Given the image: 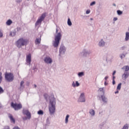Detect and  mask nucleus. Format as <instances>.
Segmentation results:
<instances>
[{
	"label": "nucleus",
	"mask_w": 129,
	"mask_h": 129,
	"mask_svg": "<svg viewBox=\"0 0 129 129\" xmlns=\"http://www.w3.org/2000/svg\"><path fill=\"white\" fill-rule=\"evenodd\" d=\"M100 98L103 103H107L108 102V99L105 97V96L101 95Z\"/></svg>",
	"instance_id": "obj_14"
},
{
	"label": "nucleus",
	"mask_w": 129,
	"mask_h": 129,
	"mask_svg": "<svg viewBox=\"0 0 129 129\" xmlns=\"http://www.w3.org/2000/svg\"><path fill=\"white\" fill-rule=\"evenodd\" d=\"M91 12V11L90 10H87L86 13V14H89Z\"/></svg>",
	"instance_id": "obj_42"
},
{
	"label": "nucleus",
	"mask_w": 129,
	"mask_h": 129,
	"mask_svg": "<svg viewBox=\"0 0 129 129\" xmlns=\"http://www.w3.org/2000/svg\"><path fill=\"white\" fill-rule=\"evenodd\" d=\"M24 81H22L21 82H20V88H21V89H24V87H25V86H24V85H24Z\"/></svg>",
	"instance_id": "obj_22"
},
{
	"label": "nucleus",
	"mask_w": 129,
	"mask_h": 129,
	"mask_svg": "<svg viewBox=\"0 0 129 129\" xmlns=\"http://www.w3.org/2000/svg\"><path fill=\"white\" fill-rule=\"evenodd\" d=\"M56 100L54 97L53 96L49 99V104L48 106V109L49 111L50 115H53L55 112L56 110Z\"/></svg>",
	"instance_id": "obj_2"
},
{
	"label": "nucleus",
	"mask_w": 129,
	"mask_h": 129,
	"mask_svg": "<svg viewBox=\"0 0 129 129\" xmlns=\"http://www.w3.org/2000/svg\"><path fill=\"white\" fill-rule=\"evenodd\" d=\"M105 81H107V80L108 79V76H106L104 78Z\"/></svg>",
	"instance_id": "obj_44"
},
{
	"label": "nucleus",
	"mask_w": 129,
	"mask_h": 129,
	"mask_svg": "<svg viewBox=\"0 0 129 129\" xmlns=\"http://www.w3.org/2000/svg\"><path fill=\"white\" fill-rule=\"evenodd\" d=\"M55 33L57 34V35L54 36V41H53L52 46L54 48H57L60 44L62 35L61 34L60 30L58 29L57 28L56 29Z\"/></svg>",
	"instance_id": "obj_1"
},
{
	"label": "nucleus",
	"mask_w": 129,
	"mask_h": 129,
	"mask_svg": "<svg viewBox=\"0 0 129 129\" xmlns=\"http://www.w3.org/2000/svg\"><path fill=\"white\" fill-rule=\"evenodd\" d=\"M16 35V31L14 30L13 32L10 33L9 36L11 37H14Z\"/></svg>",
	"instance_id": "obj_19"
},
{
	"label": "nucleus",
	"mask_w": 129,
	"mask_h": 129,
	"mask_svg": "<svg viewBox=\"0 0 129 129\" xmlns=\"http://www.w3.org/2000/svg\"><path fill=\"white\" fill-rule=\"evenodd\" d=\"M29 43V40L24 39V38H20L15 42V45L17 48L20 49L22 46H26Z\"/></svg>",
	"instance_id": "obj_3"
},
{
	"label": "nucleus",
	"mask_w": 129,
	"mask_h": 129,
	"mask_svg": "<svg viewBox=\"0 0 129 129\" xmlns=\"http://www.w3.org/2000/svg\"><path fill=\"white\" fill-rule=\"evenodd\" d=\"M101 126H102V125H100V127H101Z\"/></svg>",
	"instance_id": "obj_59"
},
{
	"label": "nucleus",
	"mask_w": 129,
	"mask_h": 129,
	"mask_svg": "<svg viewBox=\"0 0 129 129\" xmlns=\"http://www.w3.org/2000/svg\"><path fill=\"white\" fill-rule=\"evenodd\" d=\"M84 75H85L84 72H79V73L78 74V76L79 77H82V76H84Z\"/></svg>",
	"instance_id": "obj_25"
},
{
	"label": "nucleus",
	"mask_w": 129,
	"mask_h": 129,
	"mask_svg": "<svg viewBox=\"0 0 129 129\" xmlns=\"http://www.w3.org/2000/svg\"><path fill=\"white\" fill-rule=\"evenodd\" d=\"M112 84L115 85V80H112Z\"/></svg>",
	"instance_id": "obj_49"
},
{
	"label": "nucleus",
	"mask_w": 129,
	"mask_h": 129,
	"mask_svg": "<svg viewBox=\"0 0 129 129\" xmlns=\"http://www.w3.org/2000/svg\"><path fill=\"white\" fill-rule=\"evenodd\" d=\"M113 20V21H117V18H114Z\"/></svg>",
	"instance_id": "obj_48"
},
{
	"label": "nucleus",
	"mask_w": 129,
	"mask_h": 129,
	"mask_svg": "<svg viewBox=\"0 0 129 129\" xmlns=\"http://www.w3.org/2000/svg\"><path fill=\"white\" fill-rule=\"evenodd\" d=\"M2 108V105L1 104V103H0V109Z\"/></svg>",
	"instance_id": "obj_55"
},
{
	"label": "nucleus",
	"mask_w": 129,
	"mask_h": 129,
	"mask_svg": "<svg viewBox=\"0 0 129 129\" xmlns=\"http://www.w3.org/2000/svg\"><path fill=\"white\" fill-rule=\"evenodd\" d=\"M118 92H119L118 91H117L115 92V94H118Z\"/></svg>",
	"instance_id": "obj_54"
},
{
	"label": "nucleus",
	"mask_w": 129,
	"mask_h": 129,
	"mask_svg": "<svg viewBox=\"0 0 129 129\" xmlns=\"http://www.w3.org/2000/svg\"><path fill=\"white\" fill-rule=\"evenodd\" d=\"M119 56H120L121 59H123V58H124L125 57V55L124 54H120Z\"/></svg>",
	"instance_id": "obj_31"
},
{
	"label": "nucleus",
	"mask_w": 129,
	"mask_h": 129,
	"mask_svg": "<svg viewBox=\"0 0 129 129\" xmlns=\"http://www.w3.org/2000/svg\"><path fill=\"white\" fill-rule=\"evenodd\" d=\"M128 40H129V32H126L125 40L126 41H128Z\"/></svg>",
	"instance_id": "obj_21"
},
{
	"label": "nucleus",
	"mask_w": 129,
	"mask_h": 129,
	"mask_svg": "<svg viewBox=\"0 0 129 129\" xmlns=\"http://www.w3.org/2000/svg\"><path fill=\"white\" fill-rule=\"evenodd\" d=\"M46 16V13H43L41 15V16L39 17V18L37 20L36 22L35 23V26H37L39 25H41L43 21L44 20L45 17Z\"/></svg>",
	"instance_id": "obj_6"
},
{
	"label": "nucleus",
	"mask_w": 129,
	"mask_h": 129,
	"mask_svg": "<svg viewBox=\"0 0 129 129\" xmlns=\"http://www.w3.org/2000/svg\"><path fill=\"white\" fill-rule=\"evenodd\" d=\"M113 6H114V7H116V4H115V3H113Z\"/></svg>",
	"instance_id": "obj_53"
},
{
	"label": "nucleus",
	"mask_w": 129,
	"mask_h": 129,
	"mask_svg": "<svg viewBox=\"0 0 129 129\" xmlns=\"http://www.w3.org/2000/svg\"><path fill=\"white\" fill-rule=\"evenodd\" d=\"M41 36H40V37H38L36 39L35 41V43L36 45L40 44L41 43Z\"/></svg>",
	"instance_id": "obj_15"
},
{
	"label": "nucleus",
	"mask_w": 129,
	"mask_h": 129,
	"mask_svg": "<svg viewBox=\"0 0 129 129\" xmlns=\"http://www.w3.org/2000/svg\"><path fill=\"white\" fill-rule=\"evenodd\" d=\"M95 5H96V2L95 1H93V2H91V3H90V6H93Z\"/></svg>",
	"instance_id": "obj_38"
},
{
	"label": "nucleus",
	"mask_w": 129,
	"mask_h": 129,
	"mask_svg": "<svg viewBox=\"0 0 129 129\" xmlns=\"http://www.w3.org/2000/svg\"><path fill=\"white\" fill-rule=\"evenodd\" d=\"M11 107H12L15 110H18L23 107L21 103L17 104L14 103V102L11 103Z\"/></svg>",
	"instance_id": "obj_7"
},
{
	"label": "nucleus",
	"mask_w": 129,
	"mask_h": 129,
	"mask_svg": "<svg viewBox=\"0 0 129 129\" xmlns=\"http://www.w3.org/2000/svg\"><path fill=\"white\" fill-rule=\"evenodd\" d=\"M4 36L3 31L2 29H0V38H3Z\"/></svg>",
	"instance_id": "obj_29"
},
{
	"label": "nucleus",
	"mask_w": 129,
	"mask_h": 129,
	"mask_svg": "<svg viewBox=\"0 0 129 129\" xmlns=\"http://www.w3.org/2000/svg\"><path fill=\"white\" fill-rule=\"evenodd\" d=\"M129 76V73L128 72H125L123 75L122 78H124V80L126 79Z\"/></svg>",
	"instance_id": "obj_18"
},
{
	"label": "nucleus",
	"mask_w": 129,
	"mask_h": 129,
	"mask_svg": "<svg viewBox=\"0 0 129 129\" xmlns=\"http://www.w3.org/2000/svg\"><path fill=\"white\" fill-rule=\"evenodd\" d=\"M16 29L17 32H20L22 30L20 27H17Z\"/></svg>",
	"instance_id": "obj_40"
},
{
	"label": "nucleus",
	"mask_w": 129,
	"mask_h": 129,
	"mask_svg": "<svg viewBox=\"0 0 129 129\" xmlns=\"http://www.w3.org/2000/svg\"><path fill=\"white\" fill-rule=\"evenodd\" d=\"M106 44V42L104 41L103 39H101V40L99 42L98 45L100 47H105Z\"/></svg>",
	"instance_id": "obj_13"
},
{
	"label": "nucleus",
	"mask_w": 129,
	"mask_h": 129,
	"mask_svg": "<svg viewBox=\"0 0 129 129\" xmlns=\"http://www.w3.org/2000/svg\"><path fill=\"white\" fill-rule=\"evenodd\" d=\"M13 23V21L11 20H9L6 22V25L10 26Z\"/></svg>",
	"instance_id": "obj_24"
},
{
	"label": "nucleus",
	"mask_w": 129,
	"mask_h": 129,
	"mask_svg": "<svg viewBox=\"0 0 129 129\" xmlns=\"http://www.w3.org/2000/svg\"><path fill=\"white\" fill-rule=\"evenodd\" d=\"M68 25L69 26H72V22H71V21L70 18H69V19H68Z\"/></svg>",
	"instance_id": "obj_26"
},
{
	"label": "nucleus",
	"mask_w": 129,
	"mask_h": 129,
	"mask_svg": "<svg viewBox=\"0 0 129 129\" xmlns=\"http://www.w3.org/2000/svg\"><path fill=\"white\" fill-rule=\"evenodd\" d=\"M99 91H100V92H102L103 94H105V90H104V88H99Z\"/></svg>",
	"instance_id": "obj_36"
},
{
	"label": "nucleus",
	"mask_w": 129,
	"mask_h": 129,
	"mask_svg": "<svg viewBox=\"0 0 129 129\" xmlns=\"http://www.w3.org/2000/svg\"><path fill=\"white\" fill-rule=\"evenodd\" d=\"M27 85H29V84H27Z\"/></svg>",
	"instance_id": "obj_60"
},
{
	"label": "nucleus",
	"mask_w": 129,
	"mask_h": 129,
	"mask_svg": "<svg viewBox=\"0 0 129 129\" xmlns=\"http://www.w3.org/2000/svg\"><path fill=\"white\" fill-rule=\"evenodd\" d=\"M37 113L39 115H43L44 114V112L42 110H40L38 111Z\"/></svg>",
	"instance_id": "obj_28"
},
{
	"label": "nucleus",
	"mask_w": 129,
	"mask_h": 129,
	"mask_svg": "<svg viewBox=\"0 0 129 129\" xmlns=\"http://www.w3.org/2000/svg\"><path fill=\"white\" fill-rule=\"evenodd\" d=\"M22 112L24 115H26L27 116L28 119H30L31 118V114L28 110L24 109L23 110Z\"/></svg>",
	"instance_id": "obj_10"
},
{
	"label": "nucleus",
	"mask_w": 129,
	"mask_h": 129,
	"mask_svg": "<svg viewBox=\"0 0 129 129\" xmlns=\"http://www.w3.org/2000/svg\"><path fill=\"white\" fill-rule=\"evenodd\" d=\"M34 87H35V88H37V85H35V84H34Z\"/></svg>",
	"instance_id": "obj_56"
},
{
	"label": "nucleus",
	"mask_w": 129,
	"mask_h": 129,
	"mask_svg": "<svg viewBox=\"0 0 129 129\" xmlns=\"http://www.w3.org/2000/svg\"><path fill=\"white\" fill-rule=\"evenodd\" d=\"M27 85H29V84H27Z\"/></svg>",
	"instance_id": "obj_61"
},
{
	"label": "nucleus",
	"mask_w": 129,
	"mask_h": 129,
	"mask_svg": "<svg viewBox=\"0 0 129 129\" xmlns=\"http://www.w3.org/2000/svg\"><path fill=\"white\" fill-rule=\"evenodd\" d=\"M114 79H115V77H114V76H113L112 80H114Z\"/></svg>",
	"instance_id": "obj_52"
},
{
	"label": "nucleus",
	"mask_w": 129,
	"mask_h": 129,
	"mask_svg": "<svg viewBox=\"0 0 129 129\" xmlns=\"http://www.w3.org/2000/svg\"><path fill=\"white\" fill-rule=\"evenodd\" d=\"M3 81L2 73L0 72V84L2 83Z\"/></svg>",
	"instance_id": "obj_33"
},
{
	"label": "nucleus",
	"mask_w": 129,
	"mask_h": 129,
	"mask_svg": "<svg viewBox=\"0 0 129 129\" xmlns=\"http://www.w3.org/2000/svg\"><path fill=\"white\" fill-rule=\"evenodd\" d=\"M116 73V71H114L113 72V73H112V75H113V76H114Z\"/></svg>",
	"instance_id": "obj_46"
},
{
	"label": "nucleus",
	"mask_w": 129,
	"mask_h": 129,
	"mask_svg": "<svg viewBox=\"0 0 129 129\" xmlns=\"http://www.w3.org/2000/svg\"><path fill=\"white\" fill-rule=\"evenodd\" d=\"M125 48H126V46H123L120 47L119 48V50L122 51V50H124V49H125Z\"/></svg>",
	"instance_id": "obj_35"
},
{
	"label": "nucleus",
	"mask_w": 129,
	"mask_h": 129,
	"mask_svg": "<svg viewBox=\"0 0 129 129\" xmlns=\"http://www.w3.org/2000/svg\"><path fill=\"white\" fill-rule=\"evenodd\" d=\"M122 129H128V124L126 123L122 128Z\"/></svg>",
	"instance_id": "obj_27"
},
{
	"label": "nucleus",
	"mask_w": 129,
	"mask_h": 129,
	"mask_svg": "<svg viewBox=\"0 0 129 129\" xmlns=\"http://www.w3.org/2000/svg\"><path fill=\"white\" fill-rule=\"evenodd\" d=\"M13 129H20V128L19 127L17 126V127H14Z\"/></svg>",
	"instance_id": "obj_50"
},
{
	"label": "nucleus",
	"mask_w": 129,
	"mask_h": 129,
	"mask_svg": "<svg viewBox=\"0 0 129 129\" xmlns=\"http://www.w3.org/2000/svg\"><path fill=\"white\" fill-rule=\"evenodd\" d=\"M66 50L67 48L64 46V45L61 44L59 50V56H61V55L64 54L66 53Z\"/></svg>",
	"instance_id": "obj_8"
},
{
	"label": "nucleus",
	"mask_w": 129,
	"mask_h": 129,
	"mask_svg": "<svg viewBox=\"0 0 129 129\" xmlns=\"http://www.w3.org/2000/svg\"><path fill=\"white\" fill-rule=\"evenodd\" d=\"M108 83H107L106 81H105V82H104V85L107 86V85H108Z\"/></svg>",
	"instance_id": "obj_47"
},
{
	"label": "nucleus",
	"mask_w": 129,
	"mask_h": 129,
	"mask_svg": "<svg viewBox=\"0 0 129 129\" xmlns=\"http://www.w3.org/2000/svg\"><path fill=\"white\" fill-rule=\"evenodd\" d=\"M46 122L47 123H50V120H49V118H47V119H46Z\"/></svg>",
	"instance_id": "obj_43"
},
{
	"label": "nucleus",
	"mask_w": 129,
	"mask_h": 129,
	"mask_svg": "<svg viewBox=\"0 0 129 129\" xmlns=\"http://www.w3.org/2000/svg\"><path fill=\"white\" fill-rule=\"evenodd\" d=\"M117 13L118 15H121L122 14V11H121L120 10H117Z\"/></svg>",
	"instance_id": "obj_34"
},
{
	"label": "nucleus",
	"mask_w": 129,
	"mask_h": 129,
	"mask_svg": "<svg viewBox=\"0 0 129 129\" xmlns=\"http://www.w3.org/2000/svg\"><path fill=\"white\" fill-rule=\"evenodd\" d=\"M23 0H16V2L17 3H21Z\"/></svg>",
	"instance_id": "obj_41"
},
{
	"label": "nucleus",
	"mask_w": 129,
	"mask_h": 129,
	"mask_svg": "<svg viewBox=\"0 0 129 129\" xmlns=\"http://www.w3.org/2000/svg\"><path fill=\"white\" fill-rule=\"evenodd\" d=\"M78 102H86L85 94L84 93L81 94L80 97L78 99Z\"/></svg>",
	"instance_id": "obj_9"
},
{
	"label": "nucleus",
	"mask_w": 129,
	"mask_h": 129,
	"mask_svg": "<svg viewBox=\"0 0 129 129\" xmlns=\"http://www.w3.org/2000/svg\"><path fill=\"white\" fill-rule=\"evenodd\" d=\"M72 86L73 87H79V86H80V83H79L78 81H76V84H75V82H73V83H72Z\"/></svg>",
	"instance_id": "obj_16"
},
{
	"label": "nucleus",
	"mask_w": 129,
	"mask_h": 129,
	"mask_svg": "<svg viewBox=\"0 0 129 129\" xmlns=\"http://www.w3.org/2000/svg\"><path fill=\"white\" fill-rule=\"evenodd\" d=\"M89 113L92 115V116H94L95 115V111L93 109H90L89 111Z\"/></svg>",
	"instance_id": "obj_20"
},
{
	"label": "nucleus",
	"mask_w": 129,
	"mask_h": 129,
	"mask_svg": "<svg viewBox=\"0 0 129 129\" xmlns=\"http://www.w3.org/2000/svg\"><path fill=\"white\" fill-rule=\"evenodd\" d=\"M121 88V83H120L118 85L117 87V89L118 90H120Z\"/></svg>",
	"instance_id": "obj_32"
},
{
	"label": "nucleus",
	"mask_w": 129,
	"mask_h": 129,
	"mask_svg": "<svg viewBox=\"0 0 129 129\" xmlns=\"http://www.w3.org/2000/svg\"><path fill=\"white\" fill-rule=\"evenodd\" d=\"M5 79L8 82H13L14 80V74L6 72L5 74Z\"/></svg>",
	"instance_id": "obj_4"
},
{
	"label": "nucleus",
	"mask_w": 129,
	"mask_h": 129,
	"mask_svg": "<svg viewBox=\"0 0 129 129\" xmlns=\"http://www.w3.org/2000/svg\"><path fill=\"white\" fill-rule=\"evenodd\" d=\"M27 117H24L23 118V119L24 120H27Z\"/></svg>",
	"instance_id": "obj_51"
},
{
	"label": "nucleus",
	"mask_w": 129,
	"mask_h": 129,
	"mask_svg": "<svg viewBox=\"0 0 129 129\" xmlns=\"http://www.w3.org/2000/svg\"><path fill=\"white\" fill-rule=\"evenodd\" d=\"M70 115L68 114L67 115L66 117V118H65V123L66 124L68 123L69 122V118L70 117Z\"/></svg>",
	"instance_id": "obj_23"
},
{
	"label": "nucleus",
	"mask_w": 129,
	"mask_h": 129,
	"mask_svg": "<svg viewBox=\"0 0 129 129\" xmlns=\"http://www.w3.org/2000/svg\"><path fill=\"white\" fill-rule=\"evenodd\" d=\"M9 118L10 119V120L13 122L14 123H15V118L13 117V115L11 114H9Z\"/></svg>",
	"instance_id": "obj_17"
},
{
	"label": "nucleus",
	"mask_w": 129,
	"mask_h": 129,
	"mask_svg": "<svg viewBox=\"0 0 129 129\" xmlns=\"http://www.w3.org/2000/svg\"><path fill=\"white\" fill-rule=\"evenodd\" d=\"M26 61L27 63V65L30 66L31 64L32 59H31V54L30 53H29L27 55H26Z\"/></svg>",
	"instance_id": "obj_12"
},
{
	"label": "nucleus",
	"mask_w": 129,
	"mask_h": 129,
	"mask_svg": "<svg viewBox=\"0 0 129 129\" xmlns=\"http://www.w3.org/2000/svg\"><path fill=\"white\" fill-rule=\"evenodd\" d=\"M5 129H10V128H5Z\"/></svg>",
	"instance_id": "obj_58"
},
{
	"label": "nucleus",
	"mask_w": 129,
	"mask_h": 129,
	"mask_svg": "<svg viewBox=\"0 0 129 129\" xmlns=\"http://www.w3.org/2000/svg\"><path fill=\"white\" fill-rule=\"evenodd\" d=\"M4 92V90L2 87L0 86V94H2Z\"/></svg>",
	"instance_id": "obj_37"
},
{
	"label": "nucleus",
	"mask_w": 129,
	"mask_h": 129,
	"mask_svg": "<svg viewBox=\"0 0 129 129\" xmlns=\"http://www.w3.org/2000/svg\"><path fill=\"white\" fill-rule=\"evenodd\" d=\"M44 61L47 64H51L53 62V60L49 56L44 58Z\"/></svg>",
	"instance_id": "obj_11"
},
{
	"label": "nucleus",
	"mask_w": 129,
	"mask_h": 129,
	"mask_svg": "<svg viewBox=\"0 0 129 129\" xmlns=\"http://www.w3.org/2000/svg\"><path fill=\"white\" fill-rule=\"evenodd\" d=\"M44 97L45 99L47 101L48 100V94H44Z\"/></svg>",
	"instance_id": "obj_30"
},
{
	"label": "nucleus",
	"mask_w": 129,
	"mask_h": 129,
	"mask_svg": "<svg viewBox=\"0 0 129 129\" xmlns=\"http://www.w3.org/2000/svg\"><path fill=\"white\" fill-rule=\"evenodd\" d=\"M128 71H129V67L128 66H125V72H127Z\"/></svg>",
	"instance_id": "obj_39"
},
{
	"label": "nucleus",
	"mask_w": 129,
	"mask_h": 129,
	"mask_svg": "<svg viewBox=\"0 0 129 129\" xmlns=\"http://www.w3.org/2000/svg\"><path fill=\"white\" fill-rule=\"evenodd\" d=\"M90 20H91V21H93V18H91V19H90Z\"/></svg>",
	"instance_id": "obj_57"
},
{
	"label": "nucleus",
	"mask_w": 129,
	"mask_h": 129,
	"mask_svg": "<svg viewBox=\"0 0 129 129\" xmlns=\"http://www.w3.org/2000/svg\"><path fill=\"white\" fill-rule=\"evenodd\" d=\"M107 56H106V60H108V53H106V54H105Z\"/></svg>",
	"instance_id": "obj_45"
},
{
	"label": "nucleus",
	"mask_w": 129,
	"mask_h": 129,
	"mask_svg": "<svg viewBox=\"0 0 129 129\" xmlns=\"http://www.w3.org/2000/svg\"><path fill=\"white\" fill-rule=\"evenodd\" d=\"M92 53V50L84 49L79 54V55L83 57H87Z\"/></svg>",
	"instance_id": "obj_5"
}]
</instances>
